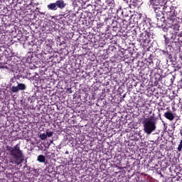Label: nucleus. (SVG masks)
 Instances as JSON below:
<instances>
[{
	"mask_svg": "<svg viewBox=\"0 0 182 182\" xmlns=\"http://www.w3.org/2000/svg\"><path fill=\"white\" fill-rule=\"evenodd\" d=\"M165 12L167 15V21L170 28H172L176 33H178L179 38H182V31H180V21L182 18L180 9L176 6H168L165 8Z\"/></svg>",
	"mask_w": 182,
	"mask_h": 182,
	"instance_id": "obj_1",
	"label": "nucleus"
},
{
	"mask_svg": "<svg viewBox=\"0 0 182 182\" xmlns=\"http://www.w3.org/2000/svg\"><path fill=\"white\" fill-rule=\"evenodd\" d=\"M7 151H9L11 156V163L13 164H16L19 166L22 161H23V153L21 150V147L19 146V144H17L14 147L11 146H6Z\"/></svg>",
	"mask_w": 182,
	"mask_h": 182,
	"instance_id": "obj_2",
	"label": "nucleus"
},
{
	"mask_svg": "<svg viewBox=\"0 0 182 182\" xmlns=\"http://www.w3.org/2000/svg\"><path fill=\"white\" fill-rule=\"evenodd\" d=\"M142 124L144 126V131L146 134H151L156 129V123L155 120H153V117L144 118Z\"/></svg>",
	"mask_w": 182,
	"mask_h": 182,
	"instance_id": "obj_3",
	"label": "nucleus"
},
{
	"mask_svg": "<svg viewBox=\"0 0 182 182\" xmlns=\"http://www.w3.org/2000/svg\"><path fill=\"white\" fill-rule=\"evenodd\" d=\"M66 2H65L63 0H57L55 2L50 3L47 5V9L48 11H62L63 9H65L66 8Z\"/></svg>",
	"mask_w": 182,
	"mask_h": 182,
	"instance_id": "obj_4",
	"label": "nucleus"
},
{
	"mask_svg": "<svg viewBox=\"0 0 182 182\" xmlns=\"http://www.w3.org/2000/svg\"><path fill=\"white\" fill-rule=\"evenodd\" d=\"M140 41L144 46L149 45L150 42H151V39H153V32H151L150 30H146L144 33L140 34Z\"/></svg>",
	"mask_w": 182,
	"mask_h": 182,
	"instance_id": "obj_5",
	"label": "nucleus"
},
{
	"mask_svg": "<svg viewBox=\"0 0 182 182\" xmlns=\"http://www.w3.org/2000/svg\"><path fill=\"white\" fill-rule=\"evenodd\" d=\"M15 84H11L10 93H18L21 90H26V85L24 83H19L18 81L13 82Z\"/></svg>",
	"mask_w": 182,
	"mask_h": 182,
	"instance_id": "obj_6",
	"label": "nucleus"
},
{
	"mask_svg": "<svg viewBox=\"0 0 182 182\" xmlns=\"http://www.w3.org/2000/svg\"><path fill=\"white\" fill-rule=\"evenodd\" d=\"M151 4V5H153V6H156L154 7V12L156 14H159V12H162L163 9H164V6L160 5L159 0H153Z\"/></svg>",
	"mask_w": 182,
	"mask_h": 182,
	"instance_id": "obj_7",
	"label": "nucleus"
},
{
	"mask_svg": "<svg viewBox=\"0 0 182 182\" xmlns=\"http://www.w3.org/2000/svg\"><path fill=\"white\" fill-rule=\"evenodd\" d=\"M166 21L168 23V21H167V18L166 20V18H158L156 22L158 28H163L166 25Z\"/></svg>",
	"mask_w": 182,
	"mask_h": 182,
	"instance_id": "obj_8",
	"label": "nucleus"
},
{
	"mask_svg": "<svg viewBox=\"0 0 182 182\" xmlns=\"http://www.w3.org/2000/svg\"><path fill=\"white\" fill-rule=\"evenodd\" d=\"M164 116L170 122H173V120H174V118L176 117L173 112H171V111H167L164 113Z\"/></svg>",
	"mask_w": 182,
	"mask_h": 182,
	"instance_id": "obj_9",
	"label": "nucleus"
},
{
	"mask_svg": "<svg viewBox=\"0 0 182 182\" xmlns=\"http://www.w3.org/2000/svg\"><path fill=\"white\" fill-rule=\"evenodd\" d=\"M154 79H155L154 85L155 86H157V85H159V82H161L163 77H161V75H160L159 73H156L154 75Z\"/></svg>",
	"mask_w": 182,
	"mask_h": 182,
	"instance_id": "obj_10",
	"label": "nucleus"
},
{
	"mask_svg": "<svg viewBox=\"0 0 182 182\" xmlns=\"http://www.w3.org/2000/svg\"><path fill=\"white\" fill-rule=\"evenodd\" d=\"M140 5V1L139 0H130L129 6L130 8H139Z\"/></svg>",
	"mask_w": 182,
	"mask_h": 182,
	"instance_id": "obj_11",
	"label": "nucleus"
},
{
	"mask_svg": "<svg viewBox=\"0 0 182 182\" xmlns=\"http://www.w3.org/2000/svg\"><path fill=\"white\" fill-rule=\"evenodd\" d=\"M107 2L108 6L109 7V11H111V12H113L114 6L116 5L114 3V0H108Z\"/></svg>",
	"mask_w": 182,
	"mask_h": 182,
	"instance_id": "obj_12",
	"label": "nucleus"
},
{
	"mask_svg": "<svg viewBox=\"0 0 182 182\" xmlns=\"http://www.w3.org/2000/svg\"><path fill=\"white\" fill-rule=\"evenodd\" d=\"M164 38L165 39V44L170 46V45H171V41L170 40V37H168V34H164Z\"/></svg>",
	"mask_w": 182,
	"mask_h": 182,
	"instance_id": "obj_13",
	"label": "nucleus"
},
{
	"mask_svg": "<svg viewBox=\"0 0 182 182\" xmlns=\"http://www.w3.org/2000/svg\"><path fill=\"white\" fill-rule=\"evenodd\" d=\"M37 160L39 161V163H46V156L43 155H38L37 157Z\"/></svg>",
	"mask_w": 182,
	"mask_h": 182,
	"instance_id": "obj_14",
	"label": "nucleus"
},
{
	"mask_svg": "<svg viewBox=\"0 0 182 182\" xmlns=\"http://www.w3.org/2000/svg\"><path fill=\"white\" fill-rule=\"evenodd\" d=\"M156 19H161L166 17H164V13H163V11H159V13L156 14Z\"/></svg>",
	"mask_w": 182,
	"mask_h": 182,
	"instance_id": "obj_15",
	"label": "nucleus"
},
{
	"mask_svg": "<svg viewBox=\"0 0 182 182\" xmlns=\"http://www.w3.org/2000/svg\"><path fill=\"white\" fill-rule=\"evenodd\" d=\"M163 55L168 58V59H172L173 55H171V53H169L168 51H163Z\"/></svg>",
	"mask_w": 182,
	"mask_h": 182,
	"instance_id": "obj_16",
	"label": "nucleus"
},
{
	"mask_svg": "<svg viewBox=\"0 0 182 182\" xmlns=\"http://www.w3.org/2000/svg\"><path fill=\"white\" fill-rule=\"evenodd\" d=\"M142 25V29L143 31H150V29H149V26H147V23H146V21H144L141 24V26Z\"/></svg>",
	"mask_w": 182,
	"mask_h": 182,
	"instance_id": "obj_17",
	"label": "nucleus"
},
{
	"mask_svg": "<svg viewBox=\"0 0 182 182\" xmlns=\"http://www.w3.org/2000/svg\"><path fill=\"white\" fill-rule=\"evenodd\" d=\"M39 137L41 139V140H46V139H48L46 134H41Z\"/></svg>",
	"mask_w": 182,
	"mask_h": 182,
	"instance_id": "obj_18",
	"label": "nucleus"
},
{
	"mask_svg": "<svg viewBox=\"0 0 182 182\" xmlns=\"http://www.w3.org/2000/svg\"><path fill=\"white\" fill-rule=\"evenodd\" d=\"M4 53L6 56V58H13L12 53L9 54V51H8V50H5Z\"/></svg>",
	"mask_w": 182,
	"mask_h": 182,
	"instance_id": "obj_19",
	"label": "nucleus"
},
{
	"mask_svg": "<svg viewBox=\"0 0 182 182\" xmlns=\"http://www.w3.org/2000/svg\"><path fill=\"white\" fill-rule=\"evenodd\" d=\"M178 151H182V139L181 140L178 148H177Z\"/></svg>",
	"mask_w": 182,
	"mask_h": 182,
	"instance_id": "obj_20",
	"label": "nucleus"
},
{
	"mask_svg": "<svg viewBox=\"0 0 182 182\" xmlns=\"http://www.w3.org/2000/svg\"><path fill=\"white\" fill-rule=\"evenodd\" d=\"M46 135L47 136V137H52V136H53V132H46Z\"/></svg>",
	"mask_w": 182,
	"mask_h": 182,
	"instance_id": "obj_21",
	"label": "nucleus"
},
{
	"mask_svg": "<svg viewBox=\"0 0 182 182\" xmlns=\"http://www.w3.org/2000/svg\"><path fill=\"white\" fill-rule=\"evenodd\" d=\"M152 56H151V54H149V63H153V59H152Z\"/></svg>",
	"mask_w": 182,
	"mask_h": 182,
	"instance_id": "obj_22",
	"label": "nucleus"
},
{
	"mask_svg": "<svg viewBox=\"0 0 182 182\" xmlns=\"http://www.w3.org/2000/svg\"><path fill=\"white\" fill-rule=\"evenodd\" d=\"M162 28V31H164V32H168V28H166V26H164Z\"/></svg>",
	"mask_w": 182,
	"mask_h": 182,
	"instance_id": "obj_23",
	"label": "nucleus"
},
{
	"mask_svg": "<svg viewBox=\"0 0 182 182\" xmlns=\"http://www.w3.org/2000/svg\"><path fill=\"white\" fill-rule=\"evenodd\" d=\"M65 15H66V13L62 11L60 12V16H65Z\"/></svg>",
	"mask_w": 182,
	"mask_h": 182,
	"instance_id": "obj_24",
	"label": "nucleus"
},
{
	"mask_svg": "<svg viewBox=\"0 0 182 182\" xmlns=\"http://www.w3.org/2000/svg\"><path fill=\"white\" fill-rule=\"evenodd\" d=\"M14 59L16 60H19L21 58H18V57H14Z\"/></svg>",
	"mask_w": 182,
	"mask_h": 182,
	"instance_id": "obj_25",
	"label": "nucleus"
},
{
	"mask_svg": "<svg viewBox=\"0 0 182 182\" xmlns=\"http://www.w3.org/2000/svg\"><path fill=\"white\" fill-rule=\"evenodd\" d=\"M180 134L182 136V129L180 130Z\"/></svg>",
	"mask_w": 182,
	"mask_h": 182,
	"instance_id": "obj_26",
	"label": "nucleus"
},
{
	"mask_svg": "<svg viewBox=\"0 0 182 182\" xmlns=\"http://www.w3.org/2000/svg\"><path fill=\"white\" fill-rule=\"evenodd\" d=\"M176 181H180V178H178L176 179Z\"/></svg>",
	"mask_w": 182,
	"mask_h": 182,
	"instance_id": "obj_27",
	"label": "nucleus"
},
{
	"mask_svg": "<svg viewBox=\"0 0 182 182\" xmlns=\"http://www.w3.org/2000/svg\"><path fill=\"white\" fill-rule=\"evenodd\" d=\"M87 6H92V5H90V4H88V5H87Z\"/></svg>",
	"mask_w": 182,
	"mask_h": 182,
	"instance_id": "obj_28",
	"label": "nucleus"
},
{
	"mask_svg": "<svg viewBox=\"0 0 182 182\" xmlns=\"http://www.w3.org/2000/svg\"><path fill=\"white\" fill-rule=\"evenodd\" d=\"M38 82H39V80H37V83H38Z\"/></svg>",
	"mask_w": 182,
	"mask_h": 182,
	"instance_id": "obj_29",
	"label": "nucleus"
}]
</instances>
